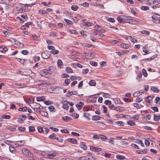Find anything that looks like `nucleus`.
<instances>
[{"label":"nucleus","instance_id":"obj_1","mask_svg":"<svg viewBox=\"0 0 160 160\" xmlns=\"http://www.w3.org/2000/svg\"><path fill=\"white\" fill-rule=\"evenodd\" d=\"M22 152L23 154L26 156L30 158L32 157V154L28 149L23 148L22 150Z\"/></svg>","mask_w":160,"mask_h":160},{"label":"nucleus","instance_id":"obj_2","mask_svg":"<svg viewBox=\"0 0 160 160\" xmlns=\"http://www.w3.org/2000/svg\"><path fill=\"white\" fill-rule=\"evenodd\" d=\"M49 71L47 69L42 70L40 72V74L42 76L45 77L48 74H49Z\"/></svg>","mask_w":160,"mask_h":160},{"label":"nucleus","instance_id":"obj_3","mask_svg":"<svg viewBox=\"0 0 160 160\" xmlns=\"http://www.w3.org/2000/svg\"><path fill=\"white\" fill-rule=\"evenodd\" d=\"M25 143V141L24 140L19 141L16 142V143L15 145L16 146H22Z\"/></svg>","mask_w":160,"mask_h":160},{"label":"nucleus","instance_id":"obj_4","mask_svg":"<svg viewBox=\"0 0 160 160\" xmlns=\"http://www.w3.org/2000/svg\"><path fill=\"white\" fill-rule=\"evenodd\" d=\"M42 56L43 58L47 59L49 57V55L47 52L45 51L42 53Z\"/></svg>","mask_w":160,"mask_h":160},{"label":"nucleus","instance_id":"obj_5","mask_svg":"<svg viewBox=\"0 0 160 160\" xmlns=\"http://www.w3.org/2000/svg\"><path fill=\"white\" fill-rule=\"evenodd\" d=\"M109 108L113 110H115L117 111H119L120 110V109L119 107H115L114 105L112 104L109 106Z\"/></svg>","mask_w":160,"mask_h":160},{"label":"nucleus","instance_id":"obj_6","mask_svg":"<svg viewBox=\"0 0 160 160\" xmlns=\"http://www.w3.org/2000/svg\"><path fill=\"white\" fill-rule=\"evenodd\" d=\"M21 118H18V122H21L22 121L25 120L26 118V117L25 115H22L21 116Z\"/></svg>","mask_w":160,"mask_h":160},{"label":"nucleus","instance_id":"obj_7","mask_svg":"<svg viewBox=\"0 0 160 160\" xmlns=\"http://www.w3.org/2000/svg\"><path fill=\"white\" fill-rule=\"evenodd\" d=\"M33 103L34 104V106L36 107V108H33L32 107V108L34 109V111H35L36 109H41L40 108L41 106L39 104L35 102H34Z\"/></svg>","mask_w":160,"mask_h":160},{"label":"nucleus","instance_id":"obj_8","mask_svg":"<svg viewBox=\"0 0 160 160\" xmlns=\"http://www.w3.org/2000/svg\"><path fill=\"white\" fill-rule=\"evenodd\" d=\"M8 49L6 47L4 46L0 45V52H4L7 51Z\"/></svg>","mask_w":160,"mask_h":160},{"label":"nucleus","instance_id":"obj_9","mask_svg":"<svg viewBox=\"0 0 160 160\" xmlns=\"http://www.w3.org/2000/svg\"><path fill=\"white\" fill-rule=\"evenodd\" d=\"M62 119L65 122L70 121L71 120L72 118L71 117L68 116H65V117H62Z\"/></svg>","mask_w":160,"mask_h":160},{"label":"nucleus","instance_id":"obj_10","mask_svg":"<svg viewBox=\"0 0 160 160\" xmlns=\"http://www.w3.org/2000/svg\"><path fill=\"white\" fill-rule=\"evenodd\" d=\"M83 25L85 26L86 27L91 26L94 25L92 22H83Z\"/></svg>","mask_w":160,"mask_h":160},{"label":"nucleus","instance_id":"obj_11","mask_svg":"<svg viewBox=\"0 0 160 160\" xmlns=\"http://www.w3.org/2000/svg\"><path fill=\"white\" fill-rule=\"evenodd\" d=\"M22 5L23 6H22V7L18 10V11L20 12H25L27 11L26 7H24V4H22Z\"/></svg>","mask_w":160,"mask_h":160},{"label":"nucleus","instance_id":"obj_12","mask_svg":"<svg viewBox=\"0 0 160 160\" xmlns=\"http://www.w3.org/2000/svg\"><path fill=\"white\" fill-rule=\"evenodd\" d=\"M15 84L18 86V88H22L26 87L25 84L20 83H16Z\"/></svg>","mask_w":160,"mask_h":160},{"label":"nucleus","instance_id":"obj_13","mask_svg":"<svg viewBox=\"0 0 160 160\" xmlns=\"http://www.w3.org/2000/svg\"><path fill=\"white\" fill-rule=\"evenodd\" d=\"M56 153L53 152L52 153L47 154V156L48 158H52L56 156Z\"/></svg>","mask_w":160,"mask_h":160},{"label":"nucleus","instance_id":"obj_14","mask_svg":"<svg viewBox=\"0 0 160 160\" xmlns=\"http://www.w3.org/2000/svg\"><path fill=\"white\" fill-rule=\"evenodd\" d=\"M15 44L22 48L24 46V45L23 43L17 41H15Z\"/></svg>","mask_w":160,"mask_h":160},{"label":"nucleus","instance_id":"obj_15","mask_svg":"<svg viewBox=\"0 0 160 160\" xmlns=\"http://www.w3.org/2000/svg\"><path fill=\"white\" fill-rule=\"evenodd\" d=\"M126 22L133 24H137L138 23L137 21L132 19L131 18H130L128 21H126Z\"/></svg>","mask_w":160,"mask_h":160},{"label":"nucleus","instance_id":"obj_16","mask_svg":"<svg viewBox=\"0 0 160 160\" xmlns=\"http://www.w3.org/2000/svg\"><path fill=\"white\" fill-rule=\"evenodd\" d=\"M39 113L42 116L44 117H47L48 116V113L45 112L40 111H39Z\"/></svg>","mask_w":160,"mask_h":160},{"label":"nucleus","instance_id":"obj_17","mask_svg":"<svg viewBox=\"0 0 160 160\" xmlns=\"http://www.w3.org/2000/svg\"><path fill=\"white\" fill-rule=\"evenodd\" d=\"M151 90L157 93L159 92V90L157 87H151Z\"/></svg>","mask_w":160,"mask_h":160},{"label":"nucleus","instance_id":"obj_18","mask_svg":"<svg viewBox=\"0 0 160 160\" xmlns=\"http://www.w3.org/2000/svg\"><path fill=\"white\" fill-rule=\"evenodd\" d=\"M68 140L69 142L73 144H76L77 142V141L76 139L74 138H69L68 139Z\"/></svg>","mask_w":160,"mask_h":160},{"label":"nucleus","instance_id":"obj_19","mask_svg":"<svg viewBox=\"0 0 160 160\" xmlns=\"http://www.w3.org/2000/svg\"><path fill=\"white\" fill-rule=\"evenodd\" d=\"M160 118V115H154V120L155 121H158Z\"/></svg>","mask_w":160,"mask_h":160},{"label":"nucleus","instance_id":"obj_20","mask_svg":"<svg viewBox=\"0 0 160 160\" xmlns=\"http://www.w3.org/2000/svg\"><path fill=\"white\" fill-rule=\"evenodd\" d=\"M92 119L94 121L99 120L100 119V117L98 115H94L93 116Z\"/></svg>","mask_w":160,"mask_h":160},{"label":"nucleus","instance_id":"obj_21","mask_svg":"<svg viewBox=\"0 0 160 160\" xmlns=\"http://www.w3.org/2000/svg\"><path fill=\"white\" fill-rule=\"evenodd\" d=\"M155 19H154V21H153L155 23H158L160 22V17H158L156 16Z\"/></svg>","mask_w":160,"mask_h":160},{"label":"nucleus","instance_id":"obj_22","mask_svg":"<svg viewBox=\"0 0 160 160\" xmlns=\"http://www.w3.org/2000/svg\"><path fill=\"white\" fill-rule=\"evenodd\" d=\"M84 116L88 120H89L90 119V115L89 113L86 112H84Z\"/></svg>","mask_w":160,"mask_h":160},{"label":"nucleus","instance_id":"obj_23","mask_svg":"<svg viewBox=\"0 0 160 160\" xmlns=\"http://www.w3.org/2000/svg\"><path fill=\"white\" fill-rule=\"evenodd\" d=\"M70 80L68 79H67L65 80V82L63 83V85L65 86H67L70 82Z\"/></svg>","mask_w":160,"mask_h":160},{"label":"nucleus","instance_id":"obj_24","mask_svg":"<svg viewBox=\"0 0 160 160\" xmlns=\"http://www.w3.org/2000/svg\"><path fill=\"white\" fill-rule=\"evenodd\" d=\"M48 108L49 111L51 112H55L56 111V110L55 108L52 106H49Z\"/></svg>","mask_w":160,"mask_h":160},{"label":"nucleus","instance_id":"obj_25","mask_svg":"<svg viewBox=\"0 0 160 160\" xmlns=\"http://www.w3.org/2000/svg\"><path fill=\"white\" fill-rule=\"evenodd\" d=\"M66 71L68 73H72L73 72L72 69L69 67L66 68Z\"/></svg>","mask_w":160,"mask_h":160},{"label":"nucleus","instance_id":"obj_26","mask_svg":"<svg viewBox=\"0 0 160 160\" xmlns=\"http://www.w3.org/2000/svg\"><path fill=\"white\" fill-rule=\"evenodd\" d=\"M11 116L9 115H3L2 116V118L3 119H9L10 118Z\"/></svg>","mask_w":160,"mask_h":160},{"label":"nucleus","instance_id":"obj_27","mask_svg":"<svg viewBox=\"0 0 160 160\" xmlns=\"http://www.w3.org/2000/svg\"><path fill=\"white\" fill-rule=\"evenodd\" d=\"M70 53L76 56H79L80 54V53L79 52L72 50L70 51Z\"/></svg>","mask_w":160,"mask_h":160},{"label":"nucleus","instance_id":"obj_28","mask_svg":"<svg viewBox=\"0 0 160 160\" xmlns=\"http://www.w3.org/2000/svg\"><path fill=\"white\" fill-rule=\"evenodd\" d=\"M89 85L92 86H95L96 85V82L94 80H91L89 82Z\"/></svg>","mask_w":160,"mask_h":160},{"label":"nucleus","instance_id":"obj_29","mask_svg":"<svg viewBox=\"0 0 160 160\" xmlns=\"http://www.w3.org/2000/svg\"><path fill=\"white\" fill-rule=\"evenodd\" d=\"M127 124L131 126H133L135 125V122L132 120H129L128 121Z\"/></svg>","mask_w":160,"mask_h":160},{"label":"nucleus","instance_id":"obj_30","mask_svg":"<svg viewBox=\"0 0 160 160\" xmlns=\"http://www.w3.org/2000/svg\"><path fill=\"white\" fill-rule=\"evenodd\" d=\"M9 150L12 153H14L16 152L15 149V148L12 146L9 147Z\"/></svg>","mask_w":160,"mask_h":160},{"label":"nucleus","instance_id":"obj_31","mask_svg":"<svg viewBox=\"0 0 160 160\" xmlns=\"http://www.w3.org/2000/svg\"><path fill=\"white\" fill-rule=\"evenodd\" d=\"M116 158L120 160H123L125 158V157L122 155H117L116 156Z\"/></svg>","mask_w":160,"mask_h":160},{"label":"nucleus","instance_id":"obj_32","mask_svg":"<svg viewBox=\"0 0 160 160\" xmlns=\"http://www.w3.org/2000/svg\"><path fill=\"white\" fill-rule=\"evenodd\" d=\"M38 132L40 133H44L43 128L41 127H38L37 128Z\"/></svg>","mask_w":160,"mask_h":160},{"label":"nucleus","instance_id":"obj_33","mask_svg":"<svg viewBox=\"0 0 160 160\" xmlns=\"http://www.w3.org/2000/svg\"><path fill=\"white\" fill-rule=\"evenodd\" d=\"M89 156H86L79 158L80 160H88Z\"/></svg>","mask_w":160,"mask_h":160},{"label":"nucleus","instance_id":"obj_34","mask_svg":"<svg viewBox=\"0 0 160 160\" xmlns=\"http://www.w3.org/2000/svg\"><path fill=\"white\" fill-rule=\"evenodd\" d=\"M44 99V97H38L36 98V100L39 102L43 101Z\"/></svg>","mask_w":160,"mask_h":160},{"label":"nucleus","instance_id":"obj_35","mask_svg":"<svg viewBox=\"0 0 160 160\" xmlns=\"http://www.w3.org/2000/svg\"><path fill=\"white\" fill-rule=\"evenodd\" d=\"M117 19L118 22L120 23H123L126 22L124 20L123 18L122 19L120 17H118Z\"/></svg>","mask_w":160,"mask_h":160},{"label":"nucleus","instance_id":"obj_36","mask_svg":"<svg viewBox=\"0 0 160 160\" xmlns=\"http://www.w3.org/2000/svg\"><path fill=\"white\" fill-rule=\"evenodd\" d=\"M58 35L57 33L55 31H52L50 32V35L52 37L57 36Z\"/></svg>","mask_w":160,"mask_h":160},{"label":"nucleus","instance_id":"obj_37","mask_svg":"<svg viewBox=\"0 0 160 160\" xmlns=\"http://www.w3.org/2000/svg\"><path fill=\"white\" fill-rule=\"evenodd\" d=\"M140 32L142 34H145L147 35H149L150 33L149 32L146 30H142L140 31Z\"/></svg>","mask_w":160,"mask_h":160},{"label":"nucleus","instance_id":"obj_38","mask_svg":"<svg viewBox=\"0 0 160 160\" xmlns=\"http://www.w3.org/2000/svg\"><path fill=\"white\" fill-rule=\"evenodd\" d=\"M78 8V6L76 5H73L71 6V9L74 11L77 10Z\"/></svg>","mask_w":160,"mask_h":160},{"label":"nucleus","instance_id":"obj_39","mask_svg":"<svg viewBox=\"0 0 160 160\" xmlns=\"http://www.w3.org/2000/svg\"><path fill=\"white\" fill-rule=\"evenodd\" d=\"M149 151V150L147 148H145L143 150H141V153L142 154H146Z\"/></svg>","mask_w":160,"mask_h":160},{"label":"nucleus","instance_id":"obj_40","mask_svg":"<svg viewBox=\"0 0 160 160\" xmlns=\"http://www.w3.org/2000/svg\"><path fill=\"white\" fill-rule=\"evenodd\" d=\"M101 93H102L103 94V97L106 98H109L110 96V95L108 93L104 92H101Z\"/></svg>","mask_w":160,"mask_h":160},{"label":"nucleus","instance_id":"obj_41","mask_svg":"<svg viewBox=\"0 0 160 160\" xmlns=\"http://www.w3.org/2000/svg\"><path fill=\"white\" fill-rule=\"evenodd\" d=\"M121 47L123 48L127 49L129 48V45L128 44H122L121 45Z\"/></svg>","mask_w":160,"mask_h":160},{"label":"nucleus","instance_id":"obj_42","mask_svg":"<svg viewBox=\"0 0 160 160\" xmlns=\"http://www.w3.org/2000/svg\"><path fill=\"white\" fill-rule=\"evenodd\" d=\"M57 64L58 66H59L60 67H61V66L63 64L62 61L60 59H58L57 62Z\"/></svg>","mask_w":160,"mask_h":160},{"label":"nucleus","instance_id":"obj_43","mask_svg":"<svg viewBox=\"0 0 160 160\" xmlns=\"http://www.w3.org/2000/svg\"><path fill=\"white\" fill-rule=\"evenodd\" d=\"M142 74L141 73H139L136 78V79L138 81H139L142 77Z\"/></svg>","mask_w":160,"mask_h":160},{"label":"nucleus","instance_id":"obj_44","mask_svg":"<svg viewBox=\"0 0 160 160\" xmlns=\"http://www.w3.org/2000/svg\"><path fill=\"white\" fill-rule=\"evenodd\" d=\"M80 147L81 148H83L84 150H86L87 148V146L82 143L80 145Z\"/></svg>","mask_w":160,"mask_h":160},{"label":"nucleus","instance_id":"obj_45","mask_svg":"<svg viewBox=\"0 0 160 160\" xmlns=\"http://www.w3.org/2000/svg\"><path fill=\"white\" fill-rule=\"evenodd\" d=\"M115 123L117 124L118 126H123L124 123L122 121H117L115 122Z\"/></svg>","mask_w":160,"mask_h":160},{"label":"nucleus","instance_id":"obj_46","mask_svg":"<svg viewBox=\"0 0 160 160\" xmlns=\"http://www.w3.org/2000/svg\"><path fill=\"white\" fill-rule=\"evenodd\" d=\"M49 137L50 138L52 139H55L56 138V134L54 133H52V134L49 135Z\"/></svg>","mask_w":160,"mask_h":160},{"label":"nucleus","instance_id":"obj_47","mask_svg":"<svg viewBox=\"0 0 160 160\" xmlns=\"http://www.w3.org/2000/svg\"><path fill=\"white\" fill-rule=\"evenodd\" d=\"M72 91H68L67 93L66 94V96L68 97H71L72 95Z\"/></svg>","mask_w":160,"mask_h":160},{"label":"nucleus","instance_id":"obj_48","mask_svg":"<svg viewBox=\"0 0 160 160\" xmlns=\"http://www.w3.org/2000/svg\"><path fill=\"white\" fill-rule=\"evenodd\" d=\"M51 52L54 54H56L58 53L59 51L54 48L53 50H51Z\"/></svg>","mask_w":160,"mask_h":160},{"label":"nucleus","instance_id":"obj_49","mask_svg":"<svg viewBox=\"0 0 160 160\" xmlns=\"http://www.w3.org/2000/svg\"><path fill=\"white\" fill-rule=\"evenodd\" d=\"M89 63L91 65L94 66H96L98 64V63L94 61H90Z\"/></svg>","mask_w":160,"mask_h":160},{"label":"nucleus","instance_id":"obj_50","mask_svg":"<svg viewBox=\"0 0 160 160\" xmlns=\"http://www.w3.org/2000/svg\"><path fill=\"white\" fill-rule=\"evenodd\" d=\"M71 116L75 118H78L79 115L76 113H73L72 114Z\"/></svg>","mask_w":160,"mask_h":160},{"label":"nucleus","instance_id":"obj_51","mask_svg":"<svg viewBox=\"0 0 160 160\" xmlns=\"http://www.w3.org/2000/svg\"><path fill=\"white\" fill-rule=\"evenodd\" d=\"M131 58L132 59L137 60L138 58V56L137 55H133L131 57Z\"/></svg>","mask_w":160,"mask_h":160},{"label":"nucleus","instance_id":"obj_52","mask_svg":"<svg viewBox=\"0 0 160 160\" xmlns=\"http://www.w3.org/2000/svg\"><path fill=\"white\" fill-rule=\"evenodd\" d=\"M154 58V57L153 56H152V57L150 58H146L143 59L142 60L146 61H150L153 59Z\"/></svg>","mask_w":160,"mask_h":160},{"label":"nucleus","instance_id":"obj_53","mask_svg":"<svg viewBox=\"0 0 160 160\" xmlns=\"http://www.w3.org/2000/svg\"><path fill=\"white\" fill-rule=\"evenodd\" d=\"M104 103L106 105H109V106L112 105L111 102L109 100H106L104 101Z\"/></svg>","mask_w":160,"mask_h":160},{"label":"nucleus","instance_id":"obj_54","mask_svg":"<svg viewBox=\"0 0 160 160\" xmlns=\"http://www.w3.org/2000/svg\"><path fill=\"white\" fill-rule=\"evenodd\" d=\"M141 9L143 10L146 11L149 9V8L148 6H142Z\"/></svg>","mask_w":160,"mask_h":160},{"label":"nucleus","instance_id":"obj_55","mask_svg":"<svg viewBox=\"0 0 160 160\" xmlns=\"http://www.w3.org/2000/svg\"><path fill=\"white\" fill-rule=\"evenodd\" d=\"M142 72L143 76L145 77H147V76L148 74L146 70L144 69H143L142 71Z\"/></svg>","mask_w":160,"mask_h":160},{"label":"nucleus","instance_id":"obj_56","mask_svg":"<svg viewBox=\"0 0 160 160\" xmlns=\"http://www.w3.org/2000/svg\"><path fill=\"white\" fill-rule=\"evenodd\" d=\"M152 8L154 9H156L158 8H160V3L156 4L152 6Z\"/></svg>","mask_w":160,"mask_h":160},{"label":"nucleus","instance_id":"obj_57","mask_svg":"<svg viewBox=\"0 0 160 160\" xmlns=\"http://www.w3.org/2000/svg\"><path fill=\"white\" fill-rule=\"evenodd\" d=\"M64 20L68 23L72 25L73 24V22L72 21L68 20L67 19H64Z\"/></svg>","mask_w":160,"mask_h":160},{"label":"nucleus","instance_id":"obj_58","mask_svg":"<svg viewBox=\"0 0 160 160\" xmlns=\"http://www.w3.org/2000/svg\"><path fill=\"white\" fill-rule=\"evenodd\" d=\"M100 139L104 141L107 138L106 137L103 135H100Z\"/></svg>","mask_w":160,"mask_h":160},{"label":"nucleus","instance_id":"obj_59","mask_svg":"<svg viewBox=\"0 0 160 160\" xmlns=\"http://www.w3.org/2000/svg\"><path fill=\"white\" fill-rule=\"evenodd\" d=\"M29 130L30 132H33L35 130V128L33 126H30L29 127Z\"/></svg>","mask_w":160,"mask_h":160},{"label":"nucleus","instance_id":"obj_60","mask_svg":"<svg viewBox=\"0 0 160 160\" xmlns=\"http://www.w3.org/2000/svg\"><path fill=\"white\" fill-rule=\"evenodd\" d=\"M130 18H132V17L129 16H125L124 17V20H127L126 21H128Z\"/></svg>","mask_w":160,"mask_h":160},{"label":"nucleus","instance_id":"obj_61","mask_svg":"<svg viewBox=\"0 0 160 160\" xmlns=\"http://www.w3.org/2000/svg\"><path fill=\"white\" fill-rule=\"evenodd\" d=\"M62 107L66 110H68L69 108V106L67 104H64L62 105Z\"/></svg>","mask_w":160,"mask_h":160},{"label":"nucleus","instance_id":"obj_62","mask_svg":"<svg viewBox=\"0 0 160 160\" xmlns=\"http://www.w3.org/2000/svg\"><path fill=\"white\" fill-rule=\"evenodd\" d=\"M154 111L158 112V109L157 107H152L151 108Z\"/></svg>","mask_w":160,"mask_h":160},{"label":"nucleus","instance_id":"obj_63","mask_svg":"<svg viewBox=\"0 0 160 160\" xmlns=\"http://www.w3.org/2000/svg\"><path fill=\"white\" fill-rule=\"evenodd\" d=\"M81 5L85 7H88L89 6V4L88 3L85 2L82 3Z\"/></svg>","mask_w":160,"mask_h":160},{"label":"nucleus","instance_id":"obj_64","mask_svg":"<svg viewBox=\"0 0 160 160\" xmlns=\"http://www.w3.org/2000/svg\"><path fill=\"white\" fill-rule=\"evenodd\" d=\"M88 160H96V158L95 157H94L92 156H89Z\"/></svg>","mask_w":160,"mask_h":160}]
</instances>
